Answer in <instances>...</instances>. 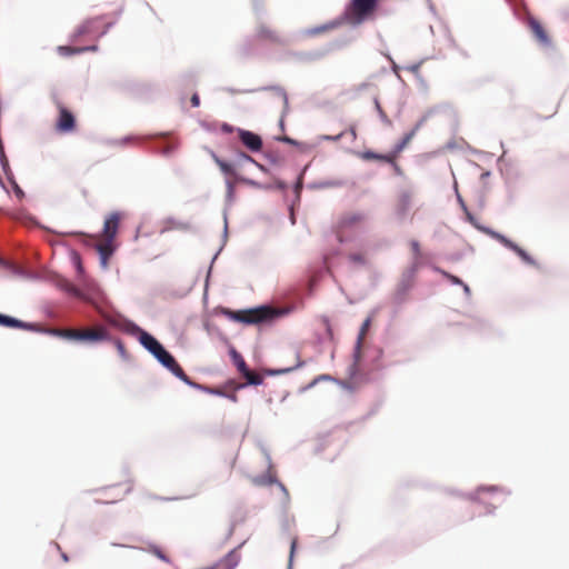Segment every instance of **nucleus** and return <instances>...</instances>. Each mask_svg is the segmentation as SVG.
<instances>
[{
	"label": "nucleus",
	"mask_w": 569,
	"mask_h": 569,
	"mask_svg": "<svg viewBox=\"0 0 569 569\" xmlns=\"http://www.w3.org/2000/svg\"><path fill=\"white\" fill-rule=\"evenodd\" d=\"M167 350L163 348V346H159L157 351H154L152 355L157 358V360L166 352Z\"/></svg>",
	"instance_id": "2f4dec72"
},
{
	"label": "nucleus",
	"mask_w": 569,
	"mask_h": 569,
	"mask_svg": "<svg viewBox=\"0 0 569 569\" xmlns=\"http://www.w3.org/2000/svg\"><path fill=\"white\" fill-rule=\"evenodd\" d=\"M72 292H73L74 295H78V290H77V289H72Z\"/></svg>",
	"instance_id": "c03bdc74"
},
{
	"label": "nucleus",
	"mask_w": 569,
	"mask_h": 569,
	"mask_svg": "<svg viewBox=\"0 0 569 569\" xmlns=\"http://www.w3.org/2000/svg\"><path fill=\"white\" fill-rule=\"evenodd\" d=\"M243 377L246 378V380L249 385L258 386V385H261L263 381L262 377L259 373L253 372L251 370H248L247 372H244Z\"/></svg>",
	"instance_id": "b1692460"
},
{
	"label": "nucleus",
	"mask_w": 569,
	"mask_h": 569,
	"mask_svg": "<svg viewBox=\"0 0 569 569\" xmlns=\"http://www.w3.org/2000/svg\"><path fill=\"white\" fill-rule=\"evenodd\" d=\"M2 263H3V261L0 259V264H2Z\"/></svg>",
	"instance_id": "a18cd8bd"
},
{
	"label": "nucleus",
	"mask_w": 569,
	"mask_h": 569,
	"mask_svg": "<svg viewBox=\"0 0 569 569\" xmlns=\"http://www.w3.org/2000/svg\"><path fill=\"white\" fill-rule=\"evenodd\" d=\"M411 138H412V133L407 134V136L403 138L402 142H403V143H407V142H409V141L411 140Z\"/></svg>",
	"instance_id": "ea45409f"
},
{
	"label": "nucleus",
	"mask_w": 569,
	"mask_h": 569,
	"mask_svg": "<svg viewBox=\"0 0 569 569\" xmlns=\"http://www.w3.org/2000/svg\"><path fill=\"white\" fill-rule=\"evenodd\" d=\"M213 158L221 171L226 174L233 173V166H242L244 162L252 161V159L243 152H237L231 160H222L217 156H213Z\"/></svg>",
	"instance_id": "6e6552de"
},
{
	"label": "nucleus",
	"mask_w": 569,
	"mask_h": 569,
	"mask_svg": "<svg viewBox=\"0 0 569 569\" xmlns=\"http://www.w3.org/2000/svg\"><path fill=\"white\" fill-rule=\"evenodd\" d=\"M412 208V194L409 191H403L398 197L397 213L405 217Z\"/></svg>",
	"instance_id": "2eb2a0df"
},
{
	"label": "nucleus",
	"mask_w": 569,
	"mask_h": 569,
	"mask_svg": "<svg viewBox=\"0 0 569 569\" xmlns=\"http://www.w3.org/2000/svg\"><path fill=\"white\" fill-rule=\"evenodd\" d=\"M110 323H112L113 326L118 327L119 329H121L122 331H126L128 333H132V335L139 333L140 343L151 353L157 351L159 346H161V343L154 337H152L150 333L143 331L142 329H140L132 322H129L126 320H122V321L111 320Z\"/></svg>",
	"instance_id": "7ed1b4c3"
},
{
	"label": "nucleus",
	"mask_w": 569,
	"mask_h": 569,
	"mask_svg": "<svg viewBox=\"0 0 569 569\" xmlns=\"http://www.w3.org/2000/svg\"><path fill=\"white\" fill-rule=\"evenodd\" d=\"M104 340H109V333L103 327L80 329V341L93 343Z\"/></svg>",
	"instance_id": "1a4fd4ad"
},
{
	"label": "nucleus",
	"mask_w": 569,
	"mask_h": 569,
	"mask_svg": "<svg viewBox=\"0 0 569 569\" xmlns=\"http://www.w3.org/2000/svg\"><path fill=\"white\" fill-rule=\"evenodd\" d=\"M13 191L18 199L21 200L24 197L23 190L16 182H13Z\"/></svg>",
	"instance_id": "c756f323"
},
{
	"label": "nucleus",
	"mask_w": 569,
	"mask_h": 569,
	"mask_svg": "<svg viewBox=\"0 0 569 569\" xmlns=\"http://www.w3.org/2000/svg\"><path fill=\"white\" fill-rule=\"evenodd\" d=\"M0 156H3V144L0 143Z\"/></svg>",
	"instance_id": "37998d69"
},
{
	"label": "nucleus",
	"mask_w": 569,
	"mask_h": 569,
	"mask_svg": "<svg viewBox=\"0 0 569 569\" xmlns=\"http://www.w3.org/2000/svg\"><path fill=\"white\" fill-rule=\"evenodd\" d=\"M0 326L8 328L23 329L27 331H39V327L36 323L24 322L19 319L12 318L0 313Z\"/></svg>",
	"instance_id": "f8f14e48"
},
{
	"label": "nucleus",
	"mask_w": 569,
	"mask_h": 569,
	"mask_svg": "<svg viewBox=\"0 0 569 569\" xmlns=\"http://www.w3.org/2000/svg\"><path fill=\"white\" fill-rule=\"evenodd\" d=\"M214 129L226 136H231L230 138H238L240 142L243 143L262 142V138L259 134H256L251 131L234 128L228 123H217L214 124Z\"/></svg>",
	"instance_id": "20e7f679"
},
{
	"label": "nucleus",
	"mask_w": 569,
	"mask_h": 569,
	"mask_svg": "<svg viewBox=\"0 0 569 569\" xmlns=\"http://www.w3.org/2000/svg\"><path fill=\"white\" fill-rule=\"evenodd\" d=\"M278 142H286V143H289V142H296L295 140H292L291 138L287 137V136H281V137H276L274 138Z\"/></svg>",
	"instance_id": "473e14b6"
},
{
	"label": "nucleus",
	"mask_w": 569,
	"mask_h": 569,
	"mask_svg": "<svg viewBox=\"0 0 569 569\" xmlns=\"http://www.w3.org/2000/svg\"><path fill=\"white\" fill-rule=\"evenodd\" d=\"M453 283H461V280L455 276L445 273Z\"/></svg>",
	"instance_id": "58836bf2"
},
{
	"label": "nucleus",
	"mask_w": 569,
	"mask_h": 569,
	"mask_svg": "<svg viewBox=\"0 0 569 569\" xmlns=\"http://www.w3.org/2000/svg\"><path fill=\"white\" fill-rule=\"evenodd\" d=\"M58 118L56 130L59 132H72L76 129V118L73 113L61 102H57Z\"/></svg>",
	"instance_id": "39448f33"
},
{
	"label": "nucleus",
	"mask_w": 569,
	"mask_h": 569,
	"mask_svg": "<svg viewBox=\"0 0 569 569\" xmlns=\"http://www.w3.org/2000/svg\"><path fill=\"white\" fill-rule=\"evenodd\" d=\"M379 0H351L345 11L348 23L359 26L371 19L378 7Z\"/></svg>",
	"instance_id": "f257e3e1"
},
{
	"label": "nucleus",
	"mask_w": 569,
	"mask_h": 569,
	"mask_svg": "<svg viewBox=\"0 0 569 569\" xmlns=\"http://www.w3.org/2000/svg\"><path fill=\"white\" fill-rule=\"evenodd\" d=\"M116 346H117L118 351H119L121 355H123V353H124V351H126L123 343H122L120 340H117V341H116Z\"/></svg>",
	"instance_id": "e433bc0d"
},
{
	"label": "nucleus",
	"mask_w": 569,
	"mask_h": 569,
	"mask_svg": "<svg viewBox=\"0 0 569 569\" xmlns=\"http://www.w3.org/2000/svg\"><path fill=\"white\" fill-rule=\"evenodd\" d=\"M112 242L113 240L103 238V240L97 244V250L100 254V259L103 267H107L108 260L113 253L114 248Z\"/></svg>",
	"instance_id": "dca6fc26"
},
{
	"label": "nucleus",
	"mask_w": 569,
	"mask_h": 569,
	"mask_svg": "<svg viewBox=\"0 0 569 569\" xmlns=\"http://www.w3.org/2000/svg\"><path fill=\"white\" fill-rule=\"evenodd\" d=\"M273 89L278 92V94L286 102L287 101V94H286L284 90L282 88H280V87H274Z\"/></svg>",
	"instance_id": "f704fd0d"
},
{
	"label": "nucleus",
	"mask_w": 569,
	"mask_h": 569,
	"mask_svg": "<svg viewBox=\"0 0 569 569\" xmlns=\"http://www.w3.org/2000/svg\"><path fill=\"white\" fill-rule=\"evenodd\" d=\"M158 361L163 366L166 367L168 370H170L177 378H179L180 380H182L184 383L191 386V387H196V388H201L199 385H197L196 382L191 381L190 378L186 375V372L183 371V369L180 367V365L176 361V359L173 358V356L171 353H169L168 351H166L159 359Z\"/></svg>",
	"instance_id": "423d86ee"
},
{
	"label": "nucleus",
	"mask_w": 569,
	"mask_h": 569,
	"mask_svg": "<svg viewBox=\"0 0 569 569\" xmlns=\"http://www.w3.org/2000/svg\"><path fill=\"white\" fill-rule=\"evenodd\" d=\"M122 214L118 211L111 212L104 220L103 238L113 240L117 236Z\"/></svg>",
	"instance_id": "9d476101"
},
{
	"label": "nucleus",
	"mask_w": 569,
	"mask_h": 569,
	"mask_svg": "<svg viewBox=\"0 0 569 569\" xmlns=\"http://www.w3.org/2000/svg\"><path fill=\"white\" fill-rule=\"evenodd\" d=\"M276 316V311L269 307H260L249 310H239L231 312V318L236 321L253 325L270 320Z\"/></svg>",
	"instance_id": "f03ea898"
},
{
	"label": "nucleus",
	"mask_w": 569,
	"mask_h": 569,
	"mask_svg": "<svg viewBox=\"0 0 569 569\" xmlns=\"http://www.w3.org/2000/svg\"><path fill=\"white\" fill-rule=\"evenodd\" d=\"M370 325H371V319L367 318L363 321V323H362V326L360 328V332H359V336H358V339H357V343H356V349H355V362L352 365V371L357 370L358 362H359V359H360V353H361L362 341L365 339V336H366Z\"/></svg>",
	"instance_id": "4468645a"
},
{
	"label": "nucleus",
	"mask_w": 569,
	"mask_h": 569,
	"mask_svg": "<svg viewBox=\"0 0 569 569\" xmlns=\"http://www.w3.org/2000/svg\"><path fill=\"white\" fill-rule=\"evenodd\" d=\"M97 47H89V48H77V47H70V46H60L58 47V52L61 54V56H71V54H76V53H82V52H86L87 50H96Z\"/></svg>",
	"instance_id": "412c9836"
},
{
	"label": "nucleus",
	"mask_w": 569,
	"mask_h": 569,
	"mask_svg": "<svg viewBox=\"0 0 569 569\" xmlns=\"http://www.w3.org/2000/svg\"><path fill=\"white\" fill-rule=\"evenodd\" d=\"M226 561L228 562L229 565V569L233 568L237 562H238V556L236 553V551H231L227 557H226Z\"/></svg>",
	"instance_id": "c85d7f7f"
},
{
	"label": "nucleus",
	"mask_w": 569,
	"mask_h": 569,
	"mask_svg": "<svg viewBox=\"0 0 569 569\" xmlns=\"http://www.w3.org/2000/svg\"><path fill=\"white\" fill-rule=\"evenodd\" d=\"M169 146H170V144H167V147H166V148H163V150H162V153H163V154H167V153L169 152Z\"/></svg>",
	"instance_id": "79ce46f5"
},
{
	"label": "nucleus",
	"mask_w": 569,
	"mask_h": 569,
	"mask_svg": "<svg viewBox=\"0 0 569 569\" xmlns=\"http://www.w3.org/2000/svg\"><path fill=\"white\" fill-rule=\"evenodd\" d=\"M227 190H228V196L231 197L232 192H233V182L230 180H227Z\"/></svg>",
	"instance_id": "c9c22d12"
},
{
	"label": "nucleus",
	"mask_w": 569,
	"mask_h": 569,
	"mask_svg": "<svg viewBox=\"0 0 569 569\" xmlns=\"http://www.w3.org/2000/svg\"><path fill=\"white\" fill-rule=\"evenodd\" d=\"M250 151L254 152V151H259L262 147V144H246Z\"/></svg>",
	"instance_id": "4c0bfd02"
},
{
	"label": "nucleus",
	"mask_w": 569,
	"mask_h": 569,
	"mask_svg": "<svg viewBox=\"0 0 569 569\" xmlns=\"http://www.w3.org/2000/svg\"><path fill=\"white\" fill-rule=\"evenodd\" d=\"M356 138H357L356 130L352 127H350L349 129H347L336 136L329 137V139H333V140L346 139L348 141H353V140H356Z\"/></svg>",
	"instance_id": "4be33fe9"
},
{
	"label": "nucleus",
	"mask_w": 569,
	"mask_h": 569,
	"mask_svg": "<svg viewBox=\"0 0 569 569\" xmlns=\"http://www.w3.org/2000/svg\"><path fill=\"white\" fill-rule=\"evenodd\" d=\"M296 547H297V539L293 538L292 541H291V546H290V557H289V562L290 563L292 561V558H293V555H295V551H296Z\"/></svg>",
	"instance_id": "7c9ffc66"
},
{
	"label": "nucleus",
	"mask_w": 569,
	"mask_h": 569,
	"mask_svg": "<svg viewBox=\"0 0 569 569\" xmlns=\"http://www.w3.org/2000/svg\"><path fill=\"white\" fill-rule=\"evenodd\" d=\"M51 333L60 338L80 341V329H53Z\"/></svg>",
	"instance_id": "aec40b11"
},
{
	"label": "nucleus",
	"mask_w": 569,
	"mask_h": 569,
	"mask_svg": "<svg viewBox=\"0 0 569 569\" xmlns=\"http://www.w3.org/2000/svg\"><path fill=\"white\" fill-rule=\"evenodd\" d=\"M410 248L412 250V253L415 256V260L418 261L421 257V250H420V244L417 240H412L410 242Z\"/></svg>",
	"instance_id": "bb28decb"
},
{
	"label": "nucleus",
	"mask_w": 569,
	"mask_h": 569,
	"mask_svg": "<svg viewBox=\"0 0 569 569\" xmlns=\"http://www.w3.org/2000/svg\"><path fill=\"white\" fill-rule=\"evenodd\" d=\"M97 19H88L78 26L72 34V40L77 41L83 36L91 34L96 31L94 24Z\"/></svg>",
	"instance_id": "f3484780"
},
{
	"label": "nucleus",
	"mask_w": 569,
	"mask_h": 569,
	"mask_svg": "<svg viewBox=\"0 0 569 569\" xmlns=\"http://www.w3.org/2000/svg\"><path fill=\"white\" fill-rule=\"evenodd\" d=\"M150 551L157 556L160 560L164 562H169V558L162 552V550L157 546H151Z\"/></svg>",
	"instance_id": "cd10ccee"
},
{
	"label": "nucleus",
	"mask_w": 569,
	"mask_h": 569,
	"mask_svg": "<svg viewBox=\"0 0 569 569\" xmlns=\"http://www.w3.org/2000/svg\"><path fill=\"white\" fill-rule=\"evenodd\" d=\"M328 29H329V27H327V26L321 27V28H318V29H316V33H319V32H321V31H326V30H328Z\"/></svg>",
	"instance_id": "a19ab883"
},
{
	"label": "nucleus",
	"mask_w": 569,
	"mask_h": 569,
	"mask_svg": "<svg viewBox=\"0 0 569 569\" xmlns=\"http://www.w3.org/2000/svg\"><path fill=\"white\" fill-rule=\"evenodd\" d=\"M257 36L259 39L267 40L273 43H280L281 41L278 32L264 24L259 26L257 30Z\"/></svg>",
	"instance_id": "a211bd4d"
},
{
	"label": "nucleus",
	"mask_w": 569,
	"mask_h": 569,
	"mask_svg": "<svg viewBox=\"0 0 569 569\" xmlns=\"http://www.w3.org/2000/svg\"><path fill=\"white\" fill-rule=\"evenodd\" d=\"M167 137H170V133L161 132V133L149 134V136L141 137V138L128 137L122 142L129 143V142H134L136 140H152V139L167 138Z\"/></svg>",
	"instance_id": "5701e85b"
},
{
	"label": "nucleus",
	"mask_w": 569,
	"mask_h": 569,
	"mask_svg": "<svg viewBox=\"0 0 569 569\" xmlns=\"http://www.w3.org/2000/svg\"><path fill=\"white\" fill-rule=\"evenodd\" d=\"M348 258L351 262L359 266H363L367 262L366 257L362 253H350Z\"/></svg>",
	"instance_id": "a878e982"
},
{
	"label": "nucleus",
	"mask_w": 569,
	"mask_h": 569,
	"mask_svg": "<svg viewBox=\"0 0 569 569\" xmlns=\"http://www.w3.org/2000/svg\"><path fill=\"white\" fill-rule=\"evenodd\" d=\"M498 239L506 247H508L509 249L515 251L525 262L533 263V260L531 259V257L523 249H521L518 244H516L512 241L508 240L503 236H498Z\"/></svg>",
	"instance_id": "6ab92c4d"
},
{
	"label": "nucleus",
	"mask_w": 569,
	"mask_h": 569,
	"mask_svg": "<svg viewBox=\"0 0 569 569\" xmlns=\"http://www.w3.org/2000/svg\"><path fill=\"white\" fill-rule=\"evenodd\" d=\"M403 146L405 144H399L398 148L393 152L387 153V154L368 151V152L362 153L361 158L365 160H379V161L386 162V163H395V160L398 158Z\"/></svg>",
	"instance_id": "ddd939ff"
},
{
	"label": "nucleus",
	"mask_w": 569,
	"mask_h": 569,
	"mask_svg": "<svg viewBox=\"0 0 569 569\" xmlns=\"http://www.w3.org/2000/svg\"><path fill=\"white\" fill-rule=\"evenodd\" d=\"M190 101H191L192 107H194V108H196V107H199V104H200V98H199V96H198L197 93H194V94L191 97V100H190Z\"/></svg>",
	"instance_id": "72a5a7b5"
},
{
	"label": "nucleus",
	"mask_w": 569,
	"mask_h": 569,
	"mask_svg": "<svg viewBox=\"0 0 569 569\" xmlns=\"http://www.w3.org/2000/svg\"><path fill=\"white\" fill-rule=\"evenodd\" d=\"M527 24H528V28L530 29L531 33L533 34V37L537 39V41L539 43H541L543 46L550 44L549 36L539 20H537L532 16H529L527 19Z\"/></svg>",
	"instance_id": "9b49d317"
},
{
	"label": "nucleus",
	"mask_w": 569,
	"mask_h": 569,
	"mask_svg": "<svg viewBox=\"0 0 569 569\" xmlns=\"http://www.w3.org/2000/svg\"><path fill=\"white\" fill-rule=\"evenodd\" d=\"M366 220V214L359 211L346 212L338 221V239L342 241L341 232L347 229L361 226Z\"/></svg>",
	"instance_id": "0eeeda50"
},
{
	"label": "nucleus",
	"mask_w": 569,
	"mask_h": 569,
	"mask_svg": "<svg viewBox=\"0 0 569 569\" xmlns=\"http://www.w3.org/2000/svg\"><path fill=\"white\" fill-rule=\"evenodd\" d=\"M234 361H236V365H237V368L238 370L242 373V376L244 375V372H247L249 370V368L247 367V363L246 361L243 360V358L237 353H234Z\"/></svg>",
	"instance_id": "393cba45"
}]
</instances>
